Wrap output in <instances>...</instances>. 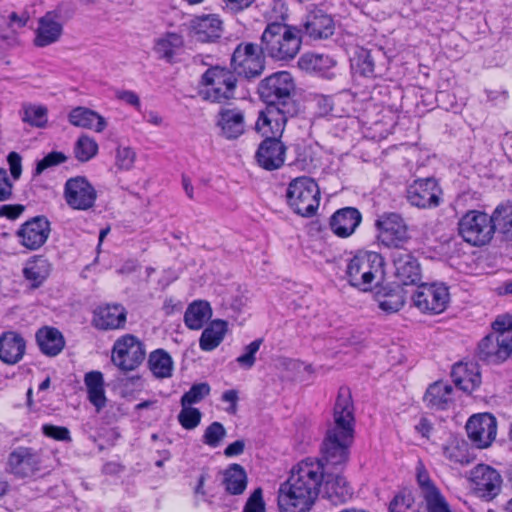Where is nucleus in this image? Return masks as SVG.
Instances as JSON below:
<instances>
[{"mask_svg":"<svg viewBox=\"0 0 512 512\" xmlns=\"http://www.w3.org/2000/svg\"><path fill=\"white\" fill-rule=\"evenodd\" d=\"M354 406L350 389L342 386L333 409V423L328 427L321 446V458L325 470L343 471L349 460L354 441Z\"/></svg>","mask_w":512,"mask_h":512,"instance_id":"nucleus-1","label":"nucleus"},{"mask_svg":"<svg viewBox=\"0 0 512 512\" xmlns=\"http://www.w3.org/2000/svg\"><path fill=\"white\" fill-rule=\"evenodd\" d=\"M325 466L319 460L306 458L292 470L288 480L280 485V512H309L320 494Z\"/></svg>","mask_w":512,"mask_h":512,"instance_id":"nucleus-2","label":"nucleus"},{"mask_svg":"<svg viewBox=\"0 0 512 512\" xmlns=\"http://www.w3.org/2000/svg\"><path fill=\"white\" fill-rule=\"evenodd\" d=\"M300 48V30L294 26L275 21L268 23L262 33L261 51L275 60H291Z\"/></svg>","mask_w":512,"mask_h":512,"instance_id":"nucleus-3","label":"nucleus"},{"mask_svg":"<svg viewBox=\"0 0 512 512\" xmlns=\"http://www.w3.org/2000/svg\"><path fill=\"white\" fill-rule=\"evenodd\" d=\"M295 82L287 71H279L264 78L258 85V94L268 106L284 109L288 115H298L299 103L294 99Z\"/></svg>","mask_w":512,"mask_h":512,"instance_id":"nucleus-4","label":"nucleus"},{"mask_svg":"<svg viewBox=\"0 0 512 512\" xmlns=\"http://www.w3.org/2000/svg\"><path fill=\"white\" fill-rule=\"evenodd\" d=\"M200 96L212 103H223L234 98L237 79L235 74L225 67L213 66L201 76Z\"/></svg>","mask_w":512,"mask_h":512,"instance_id":"nucleus-5","label":"nucleus"},{"mask_svg":"<svg viewBox=\"0 0 512 512\" xmlns=\"http://www.w3.org/2000/svg\"><path fill=\"white\" fill-rule=\"evenodd\" d=\"M384 258L377 252L359 251L347 266L348 282L353 287L376 283L384 278Z\"/></svg>","mask_w":512,"mask_h":512,"instance_id":"nucleus-6","label":"nucleus"},{"mask_svg":"<svg viewBox=\"0 0 512 512\" xmlns=\"http://www.w3.org/2000/svg\"><path fill=\"white\" fill-rule=\"evenodd\" d=\"M286 197L288 204L297 214L310 217L319 207L320 190L314 179L301 176L289 183Z\"/></svg>","mask_w":512,"mask_h":512,"instance_id":"nucleus-7","label":"nucleus"},{"mask_svg":"<svg viewBox=\"0 0 512 512\" xmlns=\"http://www.w3.org/2000/svg\"><path fill=\"white\" fill-rule=\"evenodd\" d=\"M458 232L465 242L473 246H483L491 241L495 233V223L492 215L470 210L460 218Z\"/></svg>","mask_w":512,"mask_h":512,"instance_id":"nucleus-8","label":"nucleus"},{"mask_svg":"<svg viewBox=\"0 0 512 512\" xmlns=\"http://www.w3.org/2000/svg\"><path fill=\"white\" fill-rule=\"evenodd\" d=\"M146 356L144 344L134 335L125 334L113 344L111 362L123 372L137 369Z\"/></svg>","mask_w":512,"mask_h":512,"instance_id":"nucleus-9","label":"nucleus"},{"mask_svg":"<svg viewBox=\"0 0 512 512\" xmlns=\"http://www.w3.org/2000/svg\"><path fill=\"white\" fill-rule=\"evenodd\" d=\"M264 54L257 44L242 42L235 48L231 57L233 73L247 79L260 76L264 70Z\"/></svg>","mask_w":512,"mask_h":512,"instance_id":"nucleus-10","label":"nucleus"},{"mask_svg":"<svg viewBox=\"0 0 512 512\" xmlns=\"http://www.w3.org/2000/svg\"><path fill=\"white\" fill-rule=\"evenodd\" d=\"M375 226L379 231V242L388 248L401 249L410 239L408 226L398 213L386 212L379 215Z\"/></svg>","mask_w":512,"mask_h":512,"instance_id":"nucleus-11","label":"nucleus"},{"mask_svg":"<svg viewBox=\"0 0 512 512\" xmlns=\"http://www.w3.org/2000/svg\"><path fill=\"white\" fill-rule=\"evenodd\" d=\"M44 456L41 449L19 446L8 456L10 473L17 478L33 477L43 468Z\"/></svg>","mask_w":512,"mask_h":512,"instance_id":"nucleus-12","label":"nucleus"},{"mask_svg":"<svg viewBox=\"0 0 512 512\" xmlns=\"http://www.w3.org/2000/svg\"><path fill=\"white\" fill-rule=\"evenodd\" d=\"M51 224L46 216L38 215L30 218L16 231L20 245L31 251L41 248L48 240Z\"/></svg>","mask_w":512,"mask_h":512,"instance_id":"nucleus-13","label":"nucleus"},{"mask_svg":"<svg viewBox=\"0 0 512 512\" xmlns=\"http://www.w3.org/2000/svg\"><path fill=\"white\" fill-rule=\"evenodd\" d=\"M64 198L72 209L86 211L94 206L97 192L85 177L77 176L66 181Z\"/></svg>","mask_w":512,"mask_h":512,"instance_id":"nucleus-14","label":"nucleus"},{"mask_svg":"<svg viewBox=\"0 0 512 512\" xmlns=\"http://www.w3.org/2000/svg\"><path fill=\"white\" fill-rule=\"evenodd\" d=\"M470 480L475 493L486 500H492L501 491V474L493 467L478 464L470 471Z\"/></svg>","mask_w":512,"mask_h":512,"instance_id":"nucleus-15","label":"nucleus"},{"mask_svg":"<svg viewBox=\"0 0 512 512\" xmlns=\"http://www.w3.org/2000/svg\"><path fill=\"white\" fill-rule=\"evenodd\" d=\"M466 432L475 447L487 448L496 437V419L489 413L473 415L466 423Z\"/></svg>","mask_w":512,"mask_h":512,"instance_id":"nucleus-16","label":"nucleus"},{"mask_svg":"<svg viewBox=\"0 0 512 512\" xmlns=\"http://www.w3.org/2000/svg\"><path fill=\"white\" fill-rule=\"evenodd\" d=\"M441 188L434 178L415 180L407 188V200L415 207L426 209L440 204Z\"/></svg>","mask_w":512,"mask_h":512,"instance_id":"nucleus-17","label":"nucleus"},{"mask_svg":"<svg viewBox=\"0 0 512 512\" xmlns=\"http://www.w3.org/2000/svg\"><path fill=\"white\" fill-rule=\"evenodd\" d=\"M219 135L226 140H236L246 131L245 112L238 107H221L216 115Z\"/></svg>","mask_w":512,"mask_h":512,"instance_id":"nucleus-18","label":"nucleus"},{"mask_svg":"<svg viewBox=\"0 0 512 512\" xmlns=\"http://www.w3.org/2000/svg\"><path fill=\"white\" fill-rule=\"evenodd\" d=\"M341 473L342 471L339 470H325V477L320 488L322 498L336 506L345 504L353 496L351 486Z\"/></svg>","mask_w":512,"mask_h":512,"instance_id":"nucleus-19","label":"nucleus"},{"mask_svg":"<svg viewBox=\"0 0 512 512\" xmlns=\"http://www.w3.org/2000/svg\"><path fill=\"white\" fill-rule=\"evenodd\" d=\"M296 115L284 113V109L276 106H268L258 114L255 129L266 137L281 139L287 121Z\"/></svg>","mask_w":512,"mask_h":512,"instance_id":"nucleus-20","label":"nucleus"},{"mask_svg":"<svg viewBox=\"0 0 512 512\" xmlns=\"http://www.w3.org/2000/svg\"><path fill=\"white\" fill-rule=\"evenodd\" d=\"M287 147L276 137H266L256 151L255 158L260 167L273 171L284 165Z\"/></svg>","mask_w":512,"mask_h":512,"instance_id":"nucleus-21","label":"nucleus"},{"mask_svg":"<svg viewBox=\"0 0 512 512\" xmlns=\"http://www.w3.org/2000/svg\"><path fill=\"white\" fill-rule=\"evenodd\" d=\"M395 276L401 286H418L426 288V283H419L421 280L420 267L417 260L406 250L397 251L393 255Z\"/></svg>","mask_w":512,"mask_h":512,"instance_id":"nucleus-22","label":"nucleus"},{"mask_svg":"<svg viewBox=\"0 0 512 512\" xmlns=\"http://www.w3.org/2000/svg\"><path fill=\"white\" fill-rule=\"evenodd\" d=\"M508 335L490 333L478 344L477 357L488 364H498L508 358Z\"/></svg>","mask_w":512,"mask_h":512,"instance_id":"nucleus-23","label":"nucleus"},{"mask_svg":"<svg viewBox=\"0 0 512 512\" xmlns=\"http://www.w3.org/2000/svg\"><path fill=\"white\" fill-rule=\"evenodd\" d=\"M63 33V22L57 11H49L38 21L34 45L46 47L57 42Z\"/></svg>","mask_w":512,"mask_h":512,"instance_id":"nucleus-24","label":"nucleus"},{"mask_svg":"<svg viewBox=\"0 0 512 512\" xmlns=\"http://www.w3.org/2000/svg\"><path fill=\"white\" fill-rule=\"evenodd\" d=\"M222 32L223 22L218 15L197 16L190 21V33L199 42H215Z\"/></svg>","mask_w":512,"mask_h":512,"instance_id":"nucleus-25","label":"nucleus"},{"mask_svg":"<svg viewBox=\"0 0 512 512\" xmlns=\"http://www.w3.org/2000/svg\"><path fill=\"white\" fill-rule=\"evenodd\" d=\"M332 17L320 9L310 11L303 23V33L313 40L327 39L334 34Z\"/></svg>","mask_w":512,"mask_h":512,"instance_id":"nucleus-26","label":"nucleus"},{"mask_svg":"<svg viewBox=\"0 0 512 512\" xmlns=\"http://www.w3.org/2000/svg\"><path fill=\"white\" fill-rule=\"evenodd\" d=\"M126 310L119 304H106L94 311L92 324L99 330L123 328L126 323Z\"/></svg>","mask_w":512,"mask_h":512,"instance_id":"nucleus-27","label":"nucleus"},{"mask_svg":"<svg viewBox=\"0 0 512 512\" xmlns=\"http://www.w3.org/2000/svg\"><path fill=\"white\" fill-rule=\"evenodd\" d=\"M452 380L457 388L472 393L481 384V373L475 362H458L452 366Z\"/></svg>","mask_w":512,"mask_h":512,"instance_id":"nucleus-28","label":"nucleus"},{"mask_svg":"<svg viewBox=\"0 0 512 512\" xmlns=\"http://www.w3.org/2000/svg\"><path fill=\"white\" fill-rule=\"evenodd\" d=\"M361 220L362 216L358 209L345 207L337 210L330 217L329 225L335 235L346 238L355 232Z\"/></svg>","mask_w":512,"mask_h":512,"instance_id":"nucleus-29","label":"nucleus"},{"mask_svg":"<svg viewBox=\"0 0 512 512\" xmlns=\"http://www.w3.org/2000/svg\"><path fill=\"white\" fill-rule=\"evenodd\" d=\"M26 351V341L15 331H5L0 335V360L8 365L18 363Z\"/></svg>","mask_w":512,"mask_h":512,"instance_id":"nucleus-30","label":"nucleus"},{"mask_svg":"<svg viewBox=\"0 0 512 512\" xmlns=\"http://www.w3.org/2000/svg\"><path fill=\"white\" fill-rule=\"evenodd\" d=\"M449 290H417L413 296L415 306L422 312L433 314L445 310L449 301Z\"/></svg>","mask_w":512,"mask_h":512,"instance_id":"nucleus-31","label":"nucleus"},{"mask_svg":"<svg viewBox=\"0 0 512 512\" xmlns=\"http://www.w3.org/2000/svg\"><path fill=\"white\" fill-rule=\"evenodd\" d=\"M39 350L46 356H57L65 347V339L62 333L54 327L44 326L35 334Z\"/></svg>","mask_w":512,"mask_h":512,"instance_id":"nucleus-32","label":"nucleus"},{"mask_svg":"<svg viewBox=\"0 0 512 512\" xmlns=\"http://www.w3.org/2000/svg\"><path fill=\"white\" fill-rule=\"evenodd\" d=\"M68 119L73 126L92 129L96 132H102L107 127L104 117L86 107L79 106L72 109Z\"/></svg>","mask_w":512,"mask_h":512,"instance_id":"nucleus-33","label":"nucleus"},{"mask_svg":"<svg viewBox=\"0 0 512 512\" xmlns=\"http://www.w3.org/2000/svg\"><path fill=\"white\" fill-rule=\"evenodd\" d=\"M453 388L443 382L431 384L424 395L426 406L432 410H446L453 401Z\"/></svg>","mask_w":512,"mask_h":512,"instance_id":"nucleus-34","label":"nucleus"},{"mask_svg":"<svg viewBox=\"0 0 512 512\" xmlns=\"http://www.w3.org/2000/svg\"><path fill=\"white\" fill-rule=\"evenodd\" d=\"M184 37L177 32H165L154 41V51L160 59L171 62L176 53L183 48Z\"/></svg>","mask_w":512,"mask_h":512,"instance_id":"nucleus-35","label":"nucleus"},{"mask_svg":"<svg viewBox=\"0 0 512 512\" xmlns=\"http://www.w3.org/2000/svg\"><path fill=\"white\" fill-rule=\"evenodd\" d=\"M228 330L227 322L221 319L211 321V323L203 330L199 347L203 351H213L223 341Z\"/></svg>","mask_w":512,"mask_h":512,"instance_id":"nucleus-36","label":"nucleus"},{"mask_svg":"<svg viewBox=\"0 0 512 512\" xmlns=\"http://www.w3.org/2000/svg\"><path fill=\"white\" fill-rule=\"evenodd\" d=\"M223 485L231 495L242 494L247 487V473L243 466L237 463L229 465L223 473Z\"/></svg>","mask_w":512,"mask_h":512,"instance_id":"nucleus-37","label":"nucleus"},{"mask_svg":"<svg viewBox=\"0 0 512 512\" xmlns=\"http://www.w3.org/2000/svg\"><path fill=\"white\" fill-rule=\"evenodd\" d=\"M211 307L206 301H194L191 303L185 314L184 323L191 330H199L211 317Z\"/></svg>","mask_w":512,"mask_h":512,"instance_id":"nucleus-38","label":"nucleus"},{"mask_svg":"<svg viewBox=\"0 0 512 512\" xmlns=\"http://www.w3.org/2000/svg\"><path fill=\"white\" fill-rule=\"evenodd\" d=\"M51 265L43 256H34L27 262L23 269V274L27 280L31 282L33 288L41 285L49 276Z\"/></svg>","mask_w":512,"mask_h":512,"instance_id":"nucleus-39","label":"nucleus"},{"mask_svg":"<svg viewBox=\"0 0 512 512\" xmlns=\"http://www.w3.org/2000/svg\"><path fill=\"white\" fill-rule=\"evenodd\" d=\"M444 456L452 462L468 465L475 460L468 443L463 439L452 438L443 448Z\"/></svg>","mask_w":512,"mask_h":512,"instance_id":"nucleus-40","label":"nucleus"},{"mask_svg":"<svg viewBox=\"0 0 512 512\" xmlns=\"http://www.w3.org/2000/svg\"><path fill=\"white\" fill-rule=\"evenodd\" d=\"M405 290H377L374 295L379 308L387 314L398 312L405 303Z\"/></svg>","mask_w":512,"mask_h":512,"instance_id":"nucleus-41","label":"nucleus"},{"mask_svg":"<svg viewBox=\"0 0 512 512\" xmlns=\"http://www.w3.org/2000/svg\"><path fill=\"white\" fill-rule=\"evenodd\" d=\"M352 70L364 77H376L378 72L375 65V56L372 51L365 48H358L351 60Z\"/></svg>","mask_w":512,"mask_h":512,"instance_id":"nucleus-42","label":"nucleus"},{"mask_svg":"<svg viewBox=\"0 0 512 512\" xmlns=\"http://www.w3.org/2000/svg\"><path fill=\"white\" fill-rule=\"evenodd\" d=\"M148 366L153 375L157 378H168L172 376L173 361L171 356L163 349H157L150 353Z\"/></svg>","mask_w":512,"mask_h":512,"instance_id":"nucleus-43","label":"nucleus"},{"mask_svg":"<svg viewBox=\"0 0 512 512\" xmlns=\"http://www.w3.org/2000/svg\"><path fill=\"white\" fill-rule=\"evenodd\" d=\"M495 230L508 241H512V203L499 205L492 214Z\"/></svg>","mask_w":512,"mask_h":512,"instance_id":"nucleus-44","label":"nucleus"},{"mask_svg":"<svg viewBox=\"0 0 512 512\" xmlns=\"http://www.w3.org/2000/svg\"><path fill=\"white\" fill-rule=\"evenodd\" d=\"M21 119L30 126L44 128L48 122V109L43 105L25 103L21 109Z\"/></svg>","mask_w":512,"mask_h":512,"instance_id":"nucleus-45","label":"nucleus"},{"mask_svg":"<svg viewBox=\"0 0 512 512\" xmlns=\"http://www.w3.org/2000/svg\"><path fill=\"white\" fill-rule=\"evenodd\" d=\"M97 152L98 144L94 139L88 136H81L75 143L74 154L81 162L89 161Z\"/></svg>","mask_w":512,"mask_h":512,"instance_id":"nucleus-46","label":"nucleus"},{"mask_svg":"<svg viewBox=\"0 0 512 512\" xmlns=\"http://www.w3.org/2000/svg\"><path fill=\"white\" fill-rule=\"evenodd\" d=\"M226 435L227 431L224 425L214 421L204 430L202 442L211 448H216L221 444Z\"/></svg>","mask_w":512,"mask_h":512,"instance_id":"nucleus-47","label":"nucleus"},{"mask_svg":"<svg viewBox=\"0 0 512 512\" xmlns=\"http://www.w3.org/2000/svg\"><path fill=\"white\" fill-rule=\"evenodd\" d=\"M211 387L207 382L193 384L190 389L185 392L180 400L181 406H191L201 402L210 394Z\"/></svg>","mask_w":512,"mask_h":512,"instance_id":"nucleus-48","label":"nucleus"},{"mask_svg":"<svg viewBox=\"0 0 512 512\" xmlns=\"http://www.w3.org/2000/svg\"><path fill=\"white\" fill-rule=\"evenodd\" d=\"M331 62L328 56L307 53L300 57L298 64L301 69L306 71H320L328 67Z\"/></svg>","mask_w":512,"mask_h":512,"instance_id":"nucleus-49","label":"nucleus"},{"mask_svg":"<svg viewBox=\"0 0 512 512\" xmlns=\"http://www.w3.org/2000/svg\"><path fill=\"white\" fill-rule=\"evenodd\" d=\"M181 407L182 409L177 416L180 425L186 430H193L198 427L202 418L201 411L188 405Z\"/></svg>","mask_w":512,"mask_h":512,"instance_id":"nucleus-50","label":"nucleus"},{"mask_svg":"<svg viewBox=\"0 0 512 512\" xmlns=\"http://www.w3.org/2000/svg\"><path fill=\"white\" fill-rule=\"evenodd\" d=\"M263 343L262 338L255 339L245 346L244 353L236 358L238 365L244 369H251L256 362V353Z\"/></svg>","mask_w":512,"mask_h":512,"instance_id":"nucleus-51","label":"nucleus"},{"mask_svg":"<svg viewBox=\"0 0 512 512\" xmlns=\"http://www.w3.org/2000/svg\"><path fill=\"white\" fill-rule=\"evenodd\" d=\"M416 478L417 483L421 489V493L423 498L428 497L436 492L439 491V489L436 487L434 482L431 480L428 471L425 469L422 462H419L416 467Z\"/></svg>","mask_w":512,"mask_h":512,"instance_id":"nucleus-52","label":"nucleus"},{"mask_svg":"<svg viewBox=\"0 0 512 512\" xmlns=\"http://www.w3.org/2000/svg\"><path fill=\"white\" fill-rule=\"evenodd\" d=\"M414 497L411 493H399L389 504V512H416Z\"/></svg>","mask_w":512,"mask_h":512,"instance_id":"nucleus-53","label":"nucleus"},{"mask_svg":"<svg viewBox=\"0 0 512 512\" xmlns=\"http://www.w3.org/2000/svg\"><path fill=\"white\" fill-rule=\"evenodd\" d=\"M66 159L67 157L62 152H50L44 158L37 161L34 175H41L48 168L64 163Z\"/></svg>","mask_w":512,"mask_h":512,"instance_id":"nucleus-54","label":"nucleus"},{"mask_svg":"<svg viewBox=\"0 0 512 512\" xmlns=\"http://www.w3.org/2000/svg\"><path fill=\"white\" fill-rule=\"evenodd\" d=\"M136 153L130 147L119 146L116 150V166L121 170H130L135 163Z\"/></svg>","mask_w":512,"mask_h":512,"instance_id":"nucleus-55","label":"nucleus"},{"mask_svg":"<svg viewBox=\"0 0 512 512\" xmlns=\"http://www.w3.org/2000/svg\"><path fill=\"white\" fill-rule=\"evenodd\" d=\"M427 512H452L440 490L424 498Z\"/></svg>","mask_w":512,"mask_h":512,"instance_id":"nucleus-56","label":"nucleus"},{"mask_svg":"<svg viewBox=\"0 0 512 512\" xmlns=\"http://www.w3.org/2000/svg\"><path fill=\"white\" fill-rule=\"evenodd\" d=\"M41 430L46 437L52 438L54 440L63 442L72 441L70 431L67 427L44 424L42 425Z\"/></svg>","mask_w":512,"mask_h":512,"instance_id":"nucleus-57","label":"nucleus"},{"mask_svg":"<svg viewBox=\"0 0 512 512\" xmlns=\"http://www.w3.org/2000/svg\"><path fill=\"white\" fill-rule=\"evenodd\" d=\"M265 502L263 500V491L260 487L256 488L247 499L243 512H265Z\"/></svg>","mask_w":512,"mask_h":512,"instance_id":"nucleus-58","label":"nucleus"},{"mask_svg":"<svg viewBox=\"0 0 512 512\" xmlns=\"http://www.w3.org/2000/svg\"><path fill=\"white\" fill-rule=\"evenodd\" d=\"M492 329L494 330L493 333L495 334L511 336L510 333L512 331V315H499L492 323Z\"/></svg>","mask_w":512,"mask_h":512,"instance_id":"nucleus-59","label":"nucleus"},{"mask_svg":"<svg viewBox=\"0 0 512 512\" xmlns=\"http://www.w3.org/2000/svg\"><path fill=\"white\" fill-rule=\"evenodd\" d=\"M28 20L29 15L27 13L19 15L16 12H12L7 20L4 17H0V22L6 24L13 33L16 32L17 29L23 28Z\"/></svg>","mask_w":512,"mask_h":512,"instance_id":"nucleus-60","label":"nucleus"},{"mask_svg":"<svg viewBox=\"0 0 512 512\" xmlns=\"http://www.w3.org/2000/svg\"><path fill=\"white\" fill-rule=\"evenodd\" d=\"M13 184L5 169L0 168V202L10 200L13 195Z\"/></svg>","mask_w":512,"mask_h":512,"instance_id":"nucleus-61","label":"nucleus"},{"mask_svg":"<svg viewBox=\"0 0 512 512\" xmlns=\"http://www.w3.org/2000/svg\"><path fill=\"white\" fill-rule=\"evenodd\" d=\"M24 211L25 206L22 204H5L0 206V217H5L9 220H15L19 218Z\"/></svg>","mask_w":512,"mask_h":512,"instance_id":"nucleus-62","label":"nucleus"},{"mask_svg":"<svg viewBox=\"0 0 512 512\" xmlns=\"http://www.w3.org/2000/svg\"><path fill=\"white\" fill-rule=\"evenodd\" d=\"M115 97L118 100H121L133 107H135L137 110H140L141 102L139 96L131 91V90H117L115 92Z\"/></svg>","mask_w":512,"mask_h":512,"instance_id":"nucleus-63","label":"nucleus"},{"mask_svg":"<svg viewBox=\"0 0 512 512\" xmlns=\"http://www.w3.org/2000/svg\"><path fill=\"white\" fill-rule=\"evenodd\" d=\"M89 401L100 411L106 404L104 387L87 391Z\"/></svg>","mask_w":512,"mask_h":512,"instance_id":"nucleus-64","label":"nucleus"}]
</instances>
